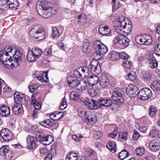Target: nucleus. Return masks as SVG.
<instances>
[{"mask_svg": "<svg viewBox=\"0 0 160 160\" xmlns=\"http://www.w3.org/2000/svg\"><path fill=\"white\" fill-rule=\"evenodd\" d=\"M102 136L101 132L100 131H96L94 132L93 137L95 139H97L100 138Z\"/></svg>", "mask_w": 160, "mask_h": 160, "instance_id": "60", "label": "nucleus"}, {"mask_svg": "<svg viewBox=\"0 0 160 160\" xmlns=\"http://www.w3.org/2000/svg\"><path fill=\"white\" fill-rule=\"evenodd\" d=\"M52 148L51 149L50 153L47 154L45 160H52V157L56 156V154L55 153H53L54 152H55L56 150L53 149Z\"/></svg>", "mask_w": 160, "mask_h": 160, "instance_id": "42", "label": "nucleus"}, {"mask_svg": "<svg viewBox=\"0 0 160 160\" xmlns=\"http://www.w3.org/2000/svg\"><path fill=\"white\" fill-rule=\"evenodd\" d=\"M37 139L32 136H30L27 139L28 147L30 149H34L37 147Z\"/></svg>", "mask_w": 160, "mask_h": 160, "instance_id": "18", "label": "nucleus"}, {"mask_svg": "<svg viewBox=\"0 0 160 160\" xmlns=\"http://www.w3.org/2000/svg\"><path fill=\"white\" fill-rule=\"evenodd\" d=\"M79 111L80 112L78 113L79 116L82 117V120L85 122L93 124L96 122L95 115L92 114L90 111H86L81 109H79Z\"/></svg>", "mask_w": 160, "mask_h": 160, "instance_id": "4", "label": "nucleus"}, {"mask_svg": "<svg viewBox=\"0 0 160 160\" xmlns=\"http://www.w3.org/2000/svg\"><path fill=\"white\" fill-rule=\"evenodd\" d=\"M99 84L103 88L107 87L109 85V81L108 77L104 74H102L99 78Z\"/></svg>", "mask_w": 160, "mask_h": 160, "instance_id": "21", "label": "nucleus"}, {"mask_svg": "<svg viewBox=\"0 0 160 160\" xmlns=\"http://www.w3.org/2000/svg\"><path fill=\"white\" fill-rule=\"evenodd\" d=\"M0 113L4 117L9 116L10 114V108L9 107L5 105H2L0 107Z\"/></svg>", "mask_w": 160, "mask_h": 160, "instance_id": "22", "label": "nucleus"}, {"mask_svg": "<svg viewBox=\"0 0 160 160\" xmlns=\"http://www.w3.org/2000/svg\"><path fill=\"white\" fill-rule=\"evenodd\" d=\"M0 155L4 157L6 160H10L12 156V152L9 150L8 145L3 146L0 148Z\"/></svg>", "mask_w": 160, "mask_h": 160, "instance_id": "8", "label": "nucleus"}, {"mask_svg": "<svg viewBox=\"0 0 160 160\" xmlns=\"http://www.w3.org/2000/svg\"><path fill=\"white\" fill-rule=\"evenodd\" d=\"M122 93L123 91L120 88H115L112 96V99L118 103H123L124 99L122 97Z\"/></svg>", "mask_w": 160, "mask_h": 160, "instance_id": "7", "label": "nucleus"}, {"mask_svg": "<svg viewBox=\"0 0 160 160\" xmlns=\"http://www.w3.org/2000/svg\"><path fill=\"white\" fill-rule=\"evenodd\" d=\"M60 36L58 30L56 27H52V37L53 38L57 39Z\"/></svg>", "mask_w": 160, "mask_h": 160, "instance_id": "40", "label": "nucleus"}, {"mask_svg": "<svg viewBox=\"0 0 160 160\" xmlns=\"http://www.w3.org/2000/svg\"><path fill=\"white\" fill-rule=\"evenodd\" d=\"M98 60L96 59V61H92L89 66V68L91 69V72L94 74H99L101 71L100 63Z\"/></svg>", "mask_w": 160, "mask_h": 160, "instance_id": "10", "label": "nucleus"}, {"mask_svg": "<svg viewBox=\"0 0 160 160\" xmlns=\"http://www.w3.org/2000/svg\"><path fill=\"white\" fill-rule=\"evenodd\" d=\"M155 54L158 55L160 56V44H157L155 48Z\"/></svg>", "mask_w": 160, "mask_h": 160, "instance_id": "58", "label": "nucleus"}, {"mask_svg": "<svg viewBox=\"0 0 160 160\" xmlns=\"http://www.w3.org/2000/svg\"><path fill=\"white\" fill-rule=\"evenodd\" d=\"M9 8L12 9H17L18 6V3L17 0H7Z\"/></svg>", "mask_w": 160, "mask_h": 160, "instance_id": "28", "label": "nucleus"}, {"mask_svg": "<svg viewBox=\"0 0 160 160\" xmlns=\"http://www.w3.org/2000/svg\"><path fill=\"white\" fill-rule=\"evenodd\" d=\"M150 87L154 91L160 92V82L158 81H153Z\"/></svg>", "mask_w": 160, "mask_h": 160, "instance_id": "27", "label": "nucleus"}, {"mask_svg": "<svg viewBox=\"0 0 160 160\" xmlns=\"http://www.w3.org/2000/svg\"><path fill=\"white\" fill-rule=\"evenodd\" d=\"M30 35L38 41L44 39L45 37L44 29L40 26L36 25L30 31Z\"/></svg>", "mask_w": 160, "mask_h": 160, "instance_id": "3", "label": "nucleus"}, {"mask_svg": "<svg viewBox=\"0 0 160 160\" xmlns=\"http://www.w3.org/2000/svg\"><path fill=\"white\" fill-rule=\"evenodd\" d=\"M52 52V50L49 48H46L43 52V54L45 56L50 55H51Z\"/></svg>", "mask_w": 160, "mask_h": 160, "instance_id": "59", "label": "nucleus"}, {"mask_svg": "<svg viewBox=\"0 0 160 160\" xmlns=\"http://www.w3.org/2000/svg\"><path fill=\"white\" fill-rule=\"evenodd\" d=\"M98 32L102 35L109 36L111 30L109 28L108 26L101 25L98 28Z\"/></svg>", "mask_w": 160, "mask_h": 160, "instance_id": "23", "label": "nucleus"}, {"mask_svg": "<svg viewBox=\"0 0 160 160\" xmlns=\"http://www.w3.org/2000/svg\"><path fill=\"white\" fill-rule=\"evenodd\" d=\"M125 18L124 17L121 16L119 18V19L114 21L113 25L115 31L116 29H119L121 26H123L125 24Z\"/></svg>", "mask_w": 160, "mask_h": 160, "instance_id": "24", "label": "nucleus"}, {"mask_svg": "<svg viewBox=\"0 0 160 160\" xmlns=\"http://www.w3.org/2000/svg\"><path fill=\"white\" fill-rule=\"evenodd\" d=\"M116 144L114 143L113 145L112 142H109L107 145V147L113 153H115L117 151Z\"/></svg>", "mask_w": 160, "mask_h": 160, "instance_id": "35", "label": "nucleus"}, {"mask_svg": "<svg viewBox=\"0 0 160 160\" xmlns=\"http://www.w3.org/2000/svg\"><path fill=\"white\" fill-rule=\"evenodd\" d=\"M157 111V108L154 105L150 106L149 108V113L151 117H154Z\"/></svg>", "mask_w": 160, "mask_h": 160, "instance_id": "36", "label": "nucleus"}, {"mask_svg": "<svg viewBox=\"0 0 160 160\" xmlns=\"http://www.w3.org/2000/svg\"><path fill=\"white\" fill-rule=\"evenodd\" d=\"M80 93L75 91L72 92L70 94V98L74 101H78L80 98Z\"/></svg>", "mask_w": 160, "mask_h": 160, "instance_id": "41", "label": "nucleus"}, {"mask_svg": "<svg viewBox=\"0 0 160 160\" xmlns=\"http://www.w3.org/2000/svg\"><path fill=\"white\" fill-rule=\"evenodd\" d=\"M108 57L111 60H117L119 59V53L115 51H112L110 52Z\"/></svg>", "mask_w": 160, "mask_h": 160, "instance_id": "33", "label": "nucleus"}, {"mask_svg": "<svg viewBox=\"0 0 160 160\" xmlns=\"http://www.w3.org/2000/svg\"><path fill=\"white\" fill-rule=\"evenodd\" d=\"M118 137L122 139V140H126L128 138V133L126 132H120L119 133Z\"/></svg>", "mask_w": 160, "mask_h": 160, "instance_id": "55", "label": "nucleus"}, {"mask_svg": "<svg viewBox=\"0 0 160 160\" xmlns=\"http://www.w3.org/2000/svg\"><path fill=\"white\" fill-rule=\"evenodd\" d=\"M81 102L86 106L87 108L90 110L96 109L99 108L98 100L94 99H89L87 98H81Z\"/></svg>", "mask_w": 160, "mask_h": 160, "instance_id": "5", "label": "nucleus"}, {"mask_svg": "<svg viewBox=\"0 0 160 160\" xmlns=\"http://www.w3.org/2000/svg\"><path fill=\"white\" fill-rule=\"evenodd\" d=\"M82 75V78H85L89 75L90 72L89 69L83 66L80 67Z\"/></svg>", "mask_w": 160, "mask_h": 160, "instance_id": "34", "label": "nucleus"}, {"mask_svg": "<svg viewBox=\"0 0 160 160\" xmlns=\"http://www.w3.org/2000/svg\"><path fill=\"white\" fill-rule=\"evenodd\" d=\"M12 51V48L10 46H7L5 47L2 49V50L0 51L1 54H2V53H6L8 55H10L9 54V53H10Z\"/></svg>", "mask_w": 160, "mask_h": 160, "instance_id": "44", "label": "nucleus"}, {"mask_svg": "<svg viewBox=\"0 0 160 160\" xmlns=\"http://www.w3.org/2000/svg\"><path fill=\"white\" fill-rule=\"evenodd\" d=\"M74 75L76 78H80L81 77L82 78V75L81 71V68H79L78 69L75 70L74 72Z\"/></svg>", "mask_w": 160, "mask_h": 160, "instance_id": "51", "label": "nucleus"}, {"mask_svg": "<svg viewBox=\"0 0 160 160\" xmlns=\"http://www.w3.org/2000/svg\"><path fill=\"white\" fill-rule=\"evenodd\" d=\"M77 79V78L74 77L72 76H69L67 78V81L68 84L69 85L72 82H73V81H74V80H75Z\"/></svg>", "mask_w": 160, "mask_h": 160, "instance_id": "62", "label": "nucleus"}, {"mask_svg": "<svg viewBox=\"0 0 160 160\" xmlns=\"http://www.w3.org/2000/svg\"><path fill=\"white\" fill-rule=\"evenodd\" d=\"M118 34L115 37V39L117 40L116 43H118L120 44L123 45L124 46L125 37L123 34L124 32L120 30H117L116 32Z\"/></svg>", "mask_w": 160, "mask_h": 160, "instance_id": "17", "label": "nucleus"}, {"mask_svg": "<svg viewBox=\"0 0 160 160\" xmlns=\"http://www.w3.org/2000/svg\"><path fill=\"white\" fill-rule=\"evenodd\" d=\"M63 114L62 112H56L50 115V117L54 121H58L61 118Z\"/></svg>", "mask_w": 160, "mask_h": 160, "instance_id": "29", "label": "nucleus"}, {"mask_svg": "<svg viewBox=\"0 0 160 160\" xmlns=\"http://www.w3.org/2000/svg\"><path fill=\"white\" fill-rule=\"evenodd\" d=\"M0 136L3 141L8 142L12 139V133L9 129L4 128L1 130Z\"/></svg>", "mask_w": 160, "mask_h": 160, "instance_id": "9", "label": "nucleus"}, {"mask_svg": "<svg viewBox=\"0 0 160 160\" xmlns=\"http://www.w3.org/2000/svg\"><path fill=\"white\" fill-rule=\"evenodd\" d=\"M74 80V81H73V82L69 84L70 86L72 88L76 87L79 82L78 79L75 80Z\"/></svg>", "mask_w": 160, "mask_h": 160, "instance_id": "63", "label": "nucleus"}, {"mask_svg": "<svg viewBox=\"0 0 160 160\" xmlns=\"http://www.w3.org/2000/svg\"><path fill=\"white\" fill-rule=\"evenodd\" d=\"M53 140V138L51 135H48L47 136V143L44 144L47 145L50 144Z\"/></svg>", "mask_w": 160, "mask_h": 160, "instance_id": "61", "label": "nucleus"}, {"mask_svg": "<svg viewBox=\"0 0 160 160\" xmlns=\"http://www.w3.org/2000/svg\"><path fill=\"white\" fill-rule=\"evenodd\" d=\"M31 51L32 52L33 54L38 59L42 53L41 50L37 48H32Z\"/></svg>", "mask_w": 160, "mask_h": 160, "instance_id": "37", "label": "nucleus"}, {"mask_svg": "<svg viewBox=\"0 0 160 160\" xmlns=\"http://www.w3.org/2000/svg\"><path fill=\"white\" fill-rule=\"evenodd\" d=\"M135 40L138 44L146 45H150L152 41L151 37L147 34L138 35L136 37Z\"/></svg>", "mask_w": 160, "mask_h": 160, "instance_id": "6", "label": "nucleus"}, {"mask_svg": "<svg viewBox=\"0 0 160 160\" xmlns=\"http://www.w3.org/2000/svg\"><path fill=\"white\" fill-rule=\"evenodd\" d=\"M12 110L15 114H21L23 110L22 103L20 102H16L14 105L12 107Z\"/></svg>", "mask_w": 160, "mask_h": 160, "instance_id": "15", "label": "nucleus"}, {"mask_svg": "<svg viewBox=\"0 0 160 160\" xmlns=\"http://www.w3.org/2000/svg\"><path fill=\"white\" fill-rule=\"evenodd\" d=\"M99 81V78L96 76H92L88 78L87 81L91 86L96 85Z\"/></svg>", "mask_w": 160, "mask_h": 160, "instance_id": "25", "label": "nucleus"}, {"mask_svg": "<svg viewBox=\"0 0 160 160\" xmlns=\"http://www.w3.org/2000/svg\"><path fill=\"white\" fill-rule=\"evenodd\" d=\"M87 87V84L86 81L84 80H82L79 81L77 86V88L79 90H84Z\"/></svg>", "mask_w": 160, "mask_h": 160, "instance_id": "30", "label": "nucleus"}, {"mask_svg": "<svg viewBox=\"0 0 160 160\" xmlns=\"http://www.w3.org/2000/svg\"><path fill=\"white\" fill-rule=\"evenodd\" d=\"M66 160H78V157L76 153L71 152L70 155H67Z\"/></svg>", "mask_w": 160, "mask_h": 160, "instance_id": "45", "label": "nucleus"}, {"mask_svg": "<svg viewBox=\"0 0 160 160\" xmlns=\"http://www.w3.org/2000/svg\"><path fill=\"white\" fill-rule=\"evenodd\" d=\"M137 87L132 84L129 85L126 90V94L131 97H135L138 95L139 92Z\"/></svg>", "mask_w": 160, "mask_h": 160, "instance_id": "12", "label": "nucleus"}, {"mask_svg": "<svg viewBox=\"0 0 160 160\" xmlns=\"http://www.w3.org/2000/svg\"><path fill=\"white\" fill-rule=\"evenodd\" d=\"M27 58L28 61L30 62H35L38 59L31 50L28 51Z\"/></svg>", "mask_w": 160, "mask_h": 160, "instance_id": "31", "label": "nucleus"}, {"mask_svg": "<svg viewBox=\"0 0 160 160\" xmlns=\"http://www.w3.org/2000/svg\"><path fill=\"white\" fill-rule=\"evenodd\" d=\"M53 122H52L50 119H47L40 122V123L41 125L46 127L47 125L50 126L52 125L53 124Z\"/></svg>", "mask_w": 160, "mask_h": 160, "instance_id": "50", "label": "nucleus"}, {"mask_svg": "<svg viewBox=\"0 0 160 160\" xmlns=\"http://www.w3.org/2000/svg\"><path fill=\"white\" fill-rule=\"evenodd\" d=\"M22 96L20 94V92H15L14 94V102H20L22 103L23 101L25 102V98L24 95L22 94Z\"/></svg>", "mask_w": 160, "mask_h": 160, "instance_id": "26", "label": "nucleus"}, {"mask_svg": "<svg viewBox=\"0 0 160 160\" xmlns=\"http://www.w3.org/2000/svg\"><path fill=\"white\" fill-rule=\"evenodd\" d=\"M150 149L152 152H156L160 149V137L151 141L149 144Z\"/></svg>", "mask_w": 160, "mask_h": 160, "instance_id": "13", "label": "nucleus"}, {"mask_svg": "<svg viewBox=\"0 0 160 160\" xmlns=\"http://www.w3.org/2000/svg\"><path fill=\"white\" fill-rule=\"evenodd\" d=\"M119 58H121L122 59H127L129 58V55L124 52H122L119 53Z\"/></svg>", "mask_w": 160, "mask_h": 160, "instance_id": "56", "label": "nucleus"}, {"mask_svg": "<svg viewBox=\"0 0 160 160\" xmlns=\"http://www.w3.org/2000/svg\"><path fill=\"white\" fill-rule=\"evenodd\" d=\"M9 8L7 0H0V8L2 10H6Z\"/></svg>", "mask_w": 160, "mask_h": 160, "instance_id": "38", "label": "nucleus"}, {"mask_svg": "<svg viewBox=\"0 0 160 160\" xmlns=\"http://www.w3.org/2000/svg\"><path fill=\"white\" fill-rule=\"evenodd\" d=\"M78 23L80 24L83 25L85 24L87 20V18L85 14L84 13H81L80 15L78 16Z\"/></svg>", "mask_w": 160, "mask_h": 160, "instance_id": "32", "label": "nucleus"}, {"mask_svg": "<svg viewBox=\"0 0 160 160\" xmlns=\"http://www.w3.org/2000/svg\"><path fill=\"white\" fill-rule=\"evenodd\" d=\"M36 8L38 14L45 18H49L53 14H56L58 11L57 4L47 0L38 2Z\"/></svg>", "mask_w": 160, "mask_h": 160, "instance_id": "1", "label": "nucleus"}, {"mask_svg": "<svg viewBox=\"0 0 160 160\" xmlns=\"http://www.w3.org/2000/svg\"><path fill=\"white\" fill-rule=\"evenodd\" d=\"M132 29V24L131 22L128 21V24L127 22H125V24L123 26L120 28L119 29H116V32H117V30H120L124 32V33L125 32L126 33L129 34L131 32Z\"/></svg>", "mask_w": 160, "mask_h": 160, "instance_id": "19", "label": "nucleus"}, {"mask_svg": "<svg viewBox=\"0 0 160 160\" xmlns=\"http://www.w3.org/2000/svg\"><path fill=\"white\" fill-rule=\"evenodd\" d=\"M123 64L126 68H130L132 66V63L131 62L126 60L123 62Z\"/></svg>", "mask_w": 160, "mask_h": 160, "instance_id": "57", "label": "nucleus"}, {"mask_svg": "<svg viewBox=\"0 0 160 160\" xmlns=\"http://www.w3.org/2000/svg\"><path fill=\"white\" fill-rule=\"evenodd\" d=\"M140 136L139 133L137 131H134V133L133 135V139L135 140H138Z\"/></svg>", "mask_w": 160, "mask_h": 160, "instance_id": "64", "label": "nucleus"}, {"mask_svg": "<svg viewBox=\"0 0 160 160\" xmlns=\"http://www.w3.org/2000/svg\"><path fill=\"white\" fill-rule=\"evenodd\" d=\"M149 67L151 68H156L158 66V62L153 55L148 57Z\"/></svg>", "mask_w": 160, "mask_h": 160, "instance_id": "20", "label": "nucleus"}, {"mask_svg": "<svg viewBox=\"0 0 160 160\" xmlns=\"http://www.w3.org/2000/svg\"><path fill=\"white\" fill-rule=\"evenodd\" d=\"M152 76L151 73L149 72H144L142 74V78L144 80L149 81L152 78Z\"/></svg>", "mask_w": 160, "mask_h": 160, "instance_id": "43", "label": "nucleus"}, {"mask_svg": "<svg viewBox=\"0 0 160 160\" xmlns=\"http://www.w3.org/2000/svg\"><path fill=\"white\" fill-rule=\"evenodd\" d=\"M136 74L135 72L132 71L128 74L127 79H129L131 81H133L136 79Z\"/></svg>", "mask_w": 160, "mask_h": 160, "instance_id": "47", "label": "nucleus"}, {"mask_svg": "<svg viewBox=\"0 0 160 160\" xmlns=\"http://www.w3.org/2000/svg\"><path fill=\"white\" fill-rule=\"evenodd\" d=\"M11 62L13 61L17 65L19 66L21 62L22 55L19 52L15 51L13 56L9 57Z\"/></svg>", "mask_w": 160, "mask_h": 160, "instance_id": "16", "label": "nucleus"}, {"mask_svg": "<svg viewBox=\"0 0 160 160\" xmlns=\"http://www.w3.org/2000/svg\"><path fill=\"white\" fill-rule=\"evenodd\" d=\"M82 49L83 52L85 53H87L89 52L88 49L90 45L89 43L88 42H84L82 44Z\"/></svg>", "mask_w": 160, "mask_h": 160, "instance_id": "46", "label": "nucleus"}, {"mask_svg": "<svg viewBox=\"0 0 160 160\" xmlns=\"http://www.w3.org/2000/svg\"><path fill=\"white\" fill-rule=\"evenodd\" d=\"M40 85V84L39 83H37L30 85L29 87V91L31 92H34L35 90L38 88Z\"/></svg>", "mask_w": 160, "mask_h": 160, "instance_id": "48", "label": "nucleus"}, {"mask_svg": "<svg viewBox=\"0 0 160 160\" xmlns=\"http://www.w3.org/2000/svg\"><path fill=\"white\" fill-rule=\"evenodd\" d=\"M98 101L99 108L103 106L109 107L112 104V100L110 99L101 98L99 99Z\"/></svg>", "mask_w": 160, "mask_h": 160, "instance_id": "14", "label": "nucleus"}, {"mask_svg": "<svg viewBox=\"0 0 160 160\" xmlns=\"http://www.w3.org/2000/svg\"><path fill=\"white\" fill-rule=\"evenodd\" d=\"M118 158L121 160H123L129 155V153L126 150H123L118 155Z\"/></svg>", "mask_w": 160, "mask_h": 160, "instance_id": "39", "label": "nucleus"}, {"mask_svg": "<svg viewBox=\"0 0 160 160\" xmlns=\"http://www.w3.org/2000/svg\"><path fill=\"white\" fill-rule=\"evenodd\" d=\"M95 51L93 54L96 59H100L103 57V55L108 52L107 47L99 40L94 42L93 44Z\"/></svg>", "mask_w": 160, "mask_h": 160, "instance_id": "2", "label": "nucleus"}, {"mask_svg": "<svg viewBox=\"0 0 160 160\" xmlns=\"http://www.w3.org/2000/svg\"><path fill=\"white\" fill-rule=\"evenodd\" d=\"M149 134L152 137H156V138H158V137H160L159 136L160 134L158 131L156 129H152L150 131Z\"/></svg>", "mask_w": 160, "mask_h": 160, "instance_id": "49", "label": "nucleus"}, {"mask_svg": "<svg viewBox=\"0 0 160 160\" xmlns=\"http://www.w3.org/2000/svg\"><path fill=\"white\" fill-rule=\"evenodd\" d=\"M88 93L92 97L96 96L97 94V92L96 89L92 87L88 89Z\"/></svg>", "mask_w": 160, "mask_h": 160, "instance_id": "54", "label": "nucleus"}, {"mask_svg": "<svg viewBox=\"0 0 160 160\" xmlns=\"http://www.w3.org/2000/svg\"><path fill=\"white\" fill-rule=\"evenodd\" d=\"M152 95L151 90L149 88H145L141 89L138 93V96L143 100H147L150 98Z\"/></svg>", "mask_w": 160, "mask_h": 160, "instance_id": "11", "label": "nucleus"}, {"mask_svg": "<svg viewBox=\"0 0 160 160\" xmlns=\"http://www.w3.org/2000/svg\"><path fill=\"white\" fill-rule=\"evenodd\" d=\"M145 150L143 148H137L135 150V153L138 155L142 156L144 153Z\"/></svg>", "mask_w": 160, "mask_h": 160, "instance_id": "52", "label": "nucleus"}, {"mask_svg": "<svg viewBox=\"0 0 160 160\" xmlns=\"http://www.w3.org/2000/svg\"><path fill=\"white\" fill-rule=\"evenodd\" d=\"M31 103L33 104L35 110H38L41 107V105L39 102L37 101L36 100H32V101H31Z\"/></svg>", "mask_w": 160, "mask_h": 160, "instance_id": "53", "label": "nucleus"}]
</instances>
